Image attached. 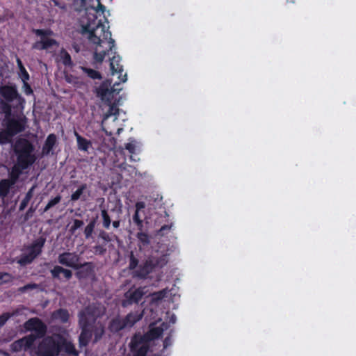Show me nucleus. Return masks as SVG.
I'll return each mask as SVG.
<instances>
[{"label": "nucleus", "instance_id": "nucleus-58", "mask_svg": "<svg viewBox=\"0 0 356 356\" xmlns=\"http://www.w3.org/2000/svg\"><path fill=\"white\" fill-rule=\"evenodd\" d=\"M34 211L35 210L32 207L29 208L26 212V216H31V214L34 212Z\"/></svg>", "mask_w": 356, "mask_h": 356}, {"label": "nucleus", "instance_id": "nucleus-52", "mask_svg": "<svg viewBox=\"0 0 356 356\" xmlns=\"http://www.w3.org/2000/svg\"><path fill=\"white\" fill-rule=\"evenodd\" d=\"M165 291L164 290H162V291H160L157 293H155V296H156V299H162L164 298L165 295Z\"/></svg>", "mask_w": 356, "mask_h": 356}, {"label": "nucleus", "instance_id": "nucleus-56", "mask_svg": "<svg viewBox=\"0 0 356 356\" xmlns=\"http://www.w3.org/2000/svg\"><path fill=\"white\" fill-rule=\"evenodd\" d=\"M158 327H162V329H163V332H164L165 330L168 329L169 325H168V324L167 323L163 322V323H162L160 325V326H158Z\"/></svg>", "mask_w": 356, "mask_h": 356}, {"label": "nucleus", "instance_id": "nucleus-21", "mask_svg": "<svg viewBox=\"0 0 356 356\" xmlns=\"http://www.w3.org/2000/svg\"><path fill=\"white\" fill-rule=\"evenodd\" d=\"M74 135L76 139L78 149L81 151L88 152V149L92 146V142L82 137L76 130L74 131Z\"/></svg>", "mask_w": 356, "mask_h": 356}, {"label": "nucleus", "instance_id": "nucleus-31", "mask_svg": "<svg viewBox=\"0 0 356 356\" xmlns=\"http://www.w3.org/2000/svg\"><path fill=\"white\" fill-rule=\"evenodd\" d=\"M17 64L19 67V70L20 71V77L23 82H25V81H29L30 79L29 74L26 71V68L24 67L22 60L20 58H17Z\"/></svg>", "mask_w": 356, "mask_h": 356}, {"label": "nucleus", "instance_id": "nucleus-25", "mask_svg": "<svg viewBox=\"0 0 356 356\" xmlns=\"http://www.w3.org/2000/svg\"><path fill=\"white\" fill-rule=\"evenodd\" d=\"M108 40H104L100 44H97V46L99 47H102V44L105 42H107L108 43V49H106V50H102V51H95L94 53V59L98 62V63H102L106 55L108 54L109 51L112 52L113 53V49L115 48V46L113 47H112L111 49H110V43L108 42Z\"/></svg>", "mask_w": 356, "mask_h": 356}, {"label": "nucleus", "instance_id": "nucleus-18", "mask_svg": "<svg viewBox=\"0 0 356 356\" xmlns=\"http://www.w3.org/2000/svg\"><path fill=\"white\" fill-rule=\"evenodd\" d=\"M51 277L54 279L56 280H60V275L62 274L63 277L67 280H69L72 277V270L64 268L63 267L60 266H55L51 270H50Z\"/></svg>", "mask_w": 356, "mask_h": 356}, {"label": "nucleus", "instance_id": "nucleus-32", "mask_svg": "<svg viewBox=\"0 0 356 356\" xmlns=\"http://www.w3.org/2000/svg\"><path fill=\"white\" fill-rule=\"evenodd\" d=\"M60 57L62 63L65 66L72 67L73 65V62L72 60L71 56L65 49H61Z\"/></svg>", "mask_w": 356, "mask_h": 356}, {"label": "nucleus", "instance_id": "nucleus-37", "mask_svg": "<svg viewBox=\"0 0 356 356\" xmlns=\"http://www.w3.org/2000/svg\"><path fill=\"white\" fill-rule=\"evenodd\" d=\"M14 280V277L5 272H0V285L11 282Z\"/></svg>", "mask_w": 356, "mask_h": 356}, {"label": "nucleus", "instance_id": "nucleus-60", "mask_svg": "<svg viewBox=\"0 0 356 356\" xmlns=\"http://www.w3.org/2000/svg\"><path fill=\"white\" fill-rule=\"evenodd\" d=\"M295 1H296V0H290V1H291V3H295Z\"/></svg>", "mask_w": 356, "mask_h": 356}, {"label": "nucleus", "instance_id": "nucleus-53", "mask_svg": "<svg viewBox=\"0 0 356 356\" xmlns=\"http://www.w3.org/2000/svg\"><path fill=\"white\" fill-rule=\"evenodd\" d=\"M145 204L143 202H138L136 204V211H138L139 212V211L143 208H145Z\"/></svg>", "mask_w": 356, "mask_h": 356}, {"label": "nucleus", "instance_id": "nucleus-5", "mask_svg": "<svg viewBox=\"0 0 356 356\" xmlns=\"http://www.w3.org/2000/svg\"><path fill=\"white\" fill-rule=\"evenodd\" d=\"M95 318L81 312L79 315V325L81 333L79 336V346L80 348L87 346L92 337V327Z\"/></svg>", "mask_w": 356, "mask_h": 356}, {"label": "nucleus", "instance_id": "nucleus-16", "mask_svg": "<svg viewBox=\"0 0 356 356\" xmlns=\"http://www.w3.org/2000/svg\"><path fill=\"white\" fill-rule=\"evenodd\" d=\"M46 238L40 236L33 241V243L27 247L28 252L32 254L34 257H38L42 252V248L45 244Z\"/></svg>", "mask_w": 356, "mask_h": 356}, {"label": "nucleus", "instance_id": "nucleus-19", "mask_svg": "<svg viewBox=\"0 0 356 356\" xmlns=\"http://www.w3.org/2000/svg\"><path fill=\"white\" fill-rule=\"evenodd\" d=\"M15 185L8 179H3L0 181V198L4 200L9 195L10 190Z\"/></svg>", "mask_w": 356, "mask_h": 356}, {"label": "nucleus", "instance_id": "nucleus-3", "mask_svg": "<svg viewBox=\"0 0 356 356\" xmlns=\"http://www.w3.org/2000/svg\"><path fill=\"white\" fill-rule=\"evenodd\" d=\"M33 146L26 139H19L16 141L14 152L17 156V161L19 165L28 168L35 161V157L32 154Z\"/></svg>", "mask_w": 356, "mask_h": 356}, {"label": "nucleus", "instance_id": "nucleus-27", "mask_svg": "<svg viewBox=\"0 0 356 356\" xmlns=\"http://www.w3.org/2000/svg\"><path fill=\"white\" fill-rule=\"evenodd\" d=\"M36 188V185L34 184L26 193L25 197L22 200L19 207V210L23 211L25 209V208L27 207L28 204L29 203L30 200L33 196L34 191Z\"/></svg>", "mask_w": 356, "mask_h": 356}, {"label": "nucleus", "instance_id": "nucleus-14", "mask_svg": "<svg viewBox=\"0 0 356 356\" xmlns=\"http://www.w3.org/2000/svg\"><path fill=\"white\" fill-rule=\"evenodd\" d=\"M157 261L152 259H147L143 265H140L135 271V276L140 279H145L151 273L157 266Z\"/></svg>", "mask_w": 356, "mask_h": 356}, {"label": "nucleus", "instance_id": "nucleus-22", "mask_svg": "<svg viewBox=\"0 0 356 356\" xmlns=\"http://www.w3.org/2000/svg\"><path fill=\"white\" fill-rule=\"evenodd\" d=\"M26 169L27 168H24L22 165H19L18 163H16L8 172V179L16 184L18 181L20 175L22 174L23 170Z\"/></svg>", "mask_w": 356, "mask_h": 356}, {"label": "nucleus", "instance_id": "nucleus-7", "mask_svg": "<svg viewBox=\"0 0 356 356\" xmlns=\"http://www.w3.org/2000/svg\"><path fill=\"white\" fill-rule=\"evenodd\" d=\"M0 95L1 99L14 102V108L24 109L26 101L24 98L19 93L17 88L15 84L3 85L0 86Z\"/></svg>", "mask_w": 356, "mask_h": 356}, {"label": "nucleus", "instance_id": "nucleus-20", "mask_svg": "<svg viewBox=\"0 0 356 356\" xmlns=\"http://www.w3.org/2000/svg\"><path fill=\"white\" fill-rule=\"evenodd\" d=\"M60 343L61 346V350H63L67 354L72 356H79V352L76 350L74 345L64 338H60Z\"/></svg>", "mask_w": 356, "mask_h": 356}, {"label": "nucleus", "instance_id": "nucleus-2", "mask_svg": "<svg viewBox=\"0 0 356 356\" xmlns=\"http://www.w3.org/2000/svg\"><path fill=\"white\" fill-rule=\"evenodd\" d=\"M80 260V256L74 252H65L58 257V262L60 264L78 270V277H86L93 272L95 266L92 262L86 261L82 264Z\"/></svg>", "mask_w": 356, "mask_h": 356}, {"label": "nucleus", "instance_id": "nucleus-6", "mask_svg": "<svg viewBox=\"0 0 356 356\" xmlns=\"http://www.w3.org/2000/svg\"><path fill=\"white\" fill-rule=\"evenodd\" d=\"M32 32L40 38V40L35 42L32 45V49L36 50H48L54 46L58 47V42L54 38H51L54 34L50 29H33Z\"/></svg>", "mask_w": 356, "mask_h": 356}, {"label": "nucleus", "instance_id": "nucleus-36", "mask_svg": "<svg viewBox=\"0 0 356 356\" xmlns=\"http://www.w3.org/2000/svg\"><path fill=\"white\" fill-rule=\"evenodd\" d=\"M87 188L86 184H82L78 189L74 192L70 197V199L72 201H76L78 200L81 195L83 193L84 191Z\"/></svg>", "mask_w": 356, "mask_h": 356}, {"label": "nucleus", "instance_id": "nucleus-47", "mask_svg": "<svg viewBox=\"0 0 356 356\" xmlns=\"http://www.w3.org/2000/svg\"><path fill=\"white\" fill-rule=\"evenodd\" d=\"M172 227V225H164L157 231V235L163 236L167 232L170 231Z\"/></svg>", "mask_w": 356, "mask_h": 356}, {"label": "nucleus", "instance_id": "nucleus-38", "mask_svg": "<svg viewBox=\"0 0 356 356\" xmlns=\"http://www.w3.org/2000/svg\"><path fill=\"white\" fill-rule=\"evenodd\" d=\"M61 200V196L60 195H56L54 198L51 199L45 207L43 209V213L47 212L51 207L58 204Z\"/></svg>", "mask_w": 356, "mask_h": 356}, {"label": "nucleus", "instance_id": "nucleus-54", "mask_svg": "<svg viewBox=\"0 0 356 356\" xmlns=\"http://www.w3.org/2000/svg\"><path fill=\"white\" fill-rule=\"evenodd\" d=\"M8 132L7 133H4V132H0V142L1 143H4L7 140V135H8Z\"/></svg>", "mask_w": 356, "mask_h": 356}, {"label": "nucleus", "instance_id": "nucleus-35", "mask_svg": "<svg viewBox=\"0 0 356 356\" xmlns=\"http://www.w3.org/2000/svg\"><path fill=\"white\" fill-rule=\"evenodd\" d=\"M96 225V220L92 219L84 229V235L86 238H89L92 236Z\"/></svg>", "mask_w": 356, "mask_h": 356}, {"label": "nucleus", "instance_id": "nucleus-17", "mask_svg": "<svg viewBox=\"0 0 356 356\" xmlns=\"http://www.w3.org/2000/svg\"><path fill=\"white\" fill-rule=\"evenodd\" d=\"M37 339L39 338L37 337V336H35L33 334H31L17 341L14 343L13 345L15 346V348L17 346L19 348L27 350L33 346Z\"/></svg>", "mask_w": 356, "mask_h": 356}, {"label": "nucleus", "instance_id": "nucleus-9", "mask_svg": "<svg viewBox=\"0 0 356 356\" xmlns=\"http://www.w3.org/2000/svg\"><path fill=\"white\" fill-rule=\"evenodd\" d=\"M119 86L120 83H115L113 86L111 87V82L109 81H105L95 88L96 95L102 100H109L113 97V94H119L121 88H115Z\"/></svg>", "mask_w": 356, "mask_h": 356}, {"label": "nucleus", "instance_id": "nucleus-41", "mask_svg": "<svg viewBox=\"0 0 356 356\" xmlns=\"http://www.w3.org/2000/svg\"><path fill=\"white\" fill-rule=\"evenodd\" d=\"M137 238L143 245H147L150 243L148 234L145 232H138L137 234Z\"/></svg>", "mask_w": 356, "mask_h": 356}, {"label": "nucleus", "instance_id": "nucleus-40", "mask_svg": "<svg viewBox=\"0 0 356 356\" xmlns=\"http://www.w3.org/2000/svg\"><path fill=\"white\" fill-rule=\"evenodd\" d=\"M138 265V259L134 256V252L131 251L129 255V269L134 270Z\"/></svg>", "mask_w": 356, "mask_h": 356}, {"label": "nucleus", "instance_id": "nucleus-10", "mask_svg": "<svg viewBox=\"0 0 356 356\" xmlns=\"http://www.w3.org/2000/svg\"><path fill=\"white\" fill-rule=\"evenodd\" d=\"M24 327L27 331L34 332L33 334L39 339L44 337L47 331L46 324L38 317L29 318L24 323Z\"/></svg>", "mask_w": 356, "mask_h": 356}, {"label": "nucleus", "instance_id": "nucleus-23", "mask_svg": "<svg viewBox=\"0 0 356 356\" xmlns=\"http://www.w3.org/2000/svg\"><path fill=\"white\" fill-rule=\"evenodd\" d=\"M57 142V138L56 136L54 134H50L42 147V154H49L51 151L53 149L54 147L55 146L56 143Z\"/></svg>", "mask_w": 356, "mask_h": 356}, {"label": "nucleus", "instance_id": "nucleus-28", "mask_svg": "<svg viewBox=\"0 0 356 356\" xmlns=\"http://www.w3.org/2000/svg\"><path fill=\"white\" fill-rule=\"evenodd\" d=\"M10 102L0 100V112L5 115L6 118H9L12 115V106Z\"/></svg>", "mask_w": 356, "mask_h": 356}, {"label": "nucleus", "instance_id": "nucleus-11", "mask_svg": "<svg viewBox=\"0 0 356 356\" xmlns=\"http://www.w3.org/2000/svg\"><path fill=\"white\" fill-rule=\"evenodd\" d=\"M130 348L133 356H146L149 350V346L147 344L143 343V338L136 337L132 338Z\"/></svg>", "mask_w": 356, "mask_h": 356}, {"label": "nucleus", "instance_id": "nucleus-44", "mask_svg": "<svg viewBox=\"0 0 356 356\" xmlns=\"http://www.w3.org/2000/svg\"><path fill=\"white\" fill-rule=\"evenodd\" d=\"M98 237L104 241L103 244L105 245L106 244V243L112 241V238L110 236V234L108 232H105L104 230H101L99 232Z\"/></svg>", "mask_w": 356, "mask_h": 356}, {"label": "nucleus", "instance_id": "nucleus-26", "mask_svg": "<svg viewBox=\"0 0 356 356\" xmlns=\"http://www.w3.org/2000/svg\"><path fill=\"white\" fill-rule=\"evenodd\" d=\"M105 332L104 326L102 323H98L95 325V323L93 324L92 327V335H94L93 342H98L103 337Z\"/></svg>", "mask_w": 356, "mask_h": 356}, {"label": "nucleus", "instance_id": "nucleus-13", "mask_svg": "<svg viewBox=\"0 0 356 356\" xmlns=\"http://www.w3.org/2000/svg\"><path fill=\"white\" fill-rule=\"evenodd\" d=\"M6 129L8 135L15 136L25 129V122L23 119L7 118Z\"/></svg>", "mask_w": 356, "mask_h": 356}, {"label": "nucleus", "instance_id": "nucleus-12", "mask_svg": "<svg viewBox=\"0 0 356 356\" xmlns=\"http://www.w3.org/2000/svg\"><path fill=\"white\" fill-rule=\"evenodd\" d=\"M145 295L144 288L139 287L134 291H128L124 293L125 299L123 300L122 305L123 307H127L134 303H138Z\"/></svg>", "mask_w": 356, "mask_h": 356}, {"label": "nucleus", "instance_id": "nucleus-43", "mask_svg": "<svg viewBox=\"0 0 356 356\" xmlns=\"http://www.w3.org/2000/svg\"><path fill=\"white\" fill-rule=\"evenodd\" d=\"M94 252L95 254L104 255L106 252L105 244H97L93 247Z\"/></svg>", "mask_w": 356, "mask_h": 356}, {"label": "nucleus", "instance_id": "nucleus-34", "mask_svg": "<svg viewBox=\"0 0 356 356\" xmlns=\"http://www.w3.org/2000/svg\"><path fill=\"white\" fill-rule=\"evenodd\" d=\"M101 216L102 218V225L105 229H109L111 223V217L106 209H103L101 210Z\"/></svg>", "mask_w": 356, "mask_h": 356}, {"label": "nucleus", "instance_id": "nucleus-24", "mask_svg": "<svg viewBox=\"0 0 356 356\" xmlns=\"http://www.w3.org/2000/svg\"><path fill=\"white\" fill-rule=\"evenodd\" d=\"M51 317L54 320H58L63 323H65L69 320L70 314L66 309L60 308L52 313Z\"/></svg>", "mask_w": 356, "mask_h": 356}, {"label": "nucleus", "instance_id": "nucleus-50", "mask_svg": "<svg viewBox=\"0 0 356 356\" xmlns=\"http://www.w3.org/2000/svg\"><path fill=\"white\" fill-rule=\"evenodd\" d=\"M118 113V108L115 106H114V105L110 106L108 111V115H116Z\"/></svg>", "mask_w": 356, "mask_h": 356}, {"label": "nucleus", "instance_id": "nucleus-4", "mask_svg": "<svg viewBox=\"0 0 356 356\" xmlns=\"http://www.w3.org/2000/svg\"><path fill=\"white\" fill-rule=\"evenodd\" d=\"M143 316V312H131L124 318L118 315L113 318L108 323V330L113 334H116L125 328H129L134 325Z\"/></svg>", "mask_w": 356, "mask_h": 356}, {"label": "nucleus", "instance_id": "nucleus-30", "mask_svg": "<svg viewBox=\"0 0 356 356\" xmlns=\"http://www.w3.org/2000/svg\"><path fill=\"white\" fill-rule=\"evenodd\" d=\"M35 259V257H34L30 253H29V252L24 253V254H21L19 259L17 261V263L19 265L24 266L31 264Z\"/></svg>", "mask_w": 356, "mask_h": 356}, {"label": "nucleus", "instance_id": "nucleus-51", "mask_svg": "<svg viewBox=\"0 0 356 356\" xmlns=\"http://www.w3.org/2000/svg\"><path fill=\"white\" fill-rule=\"evenodd\" d=\"M171 344H172L171 336L166 337L163 341V348H167L168 346H171Z\"/></svg>", "mask_w": 356, "mask_h": 356}, {"label": "nucleus", "instance_id": "nucleus-1", "mask_svg": "<svg viewBox=\"0 0 356 356\" xmlns=\"http://www.w3.org/2000/svg\"><path fill=\"white\" fill-rule=\"evenodd\" d=\"M97 6L96 8L94 6L88 8L87 7V3L85 8H83L81 7V3L76 5L78 6L76 8L78 11L86 10V16L85 19L86 22L83 26V33H88L89 40L95 44H100L104 40L108 39L110 49H111L114 47L115 42V40L111 37V32L108 29H105L104 24L102 22L101 19H97L96 15L99 12L103 14L106 10V6L101 3L100 0H97Z\"/></svg>", "mask_w": 356, "mask_h": 356}, {"label": "nucleus", "instance_id": "nucleus-33", "mask_svg": "<svg viewBox=\"0 0 356 356\" xmlns=\"http://www.w3.org/2000/svg\"><path fill=\"white\" fill-rule=\"evenodd\" d=\"M163 329H162V327H159L157 326V327H152L149 330L148 334H149L150 339L154 340V339L160 338L163 335Z\"/></svg>", "mask_w": 356, "mask_h": 356}, {"label": "nucleus", "instance_id": "nucleus-39", "mask_svg": "<svg viewBox=\"0 0 356 356\" xmlns=\"http://www.w3.org/2000/svg\"><path fill=\"white\" fill-rule=\"evenodd\" d=\"M136 141L134 138H129V142L124 145L125 149H127L131 154H135L136 147Z\"/></svg>", "mask_w": 356, "mask_h": 356}, {"label": "nucleus", "instance_id": "nucleus-29", "mask_svg": "<svg viewBox=\"0 0 356 356\" xmlns=\"http://www.w3.org/2000/svg\"><path fill=\"white\" fill-rule=\"evenodd\" d=\"M80 69L87 74V76L88 77H90V79H102V74H100V72H99L98 71L95 70H93V69H91V68H88L87 67H85V66H81L80 67Z\"/></svg>", "mask_w": 356, "mask_h": 356}, {"label": "nucleus", "instance_id": "nucleus-45", "mask_svg": "<svg viewBox=\"0 0 356 356\" xmlns=\"http://www.w3.org/2000/svg\"><path fill=\"white\" fill-rule=\"evenodd\" d=\"M133 221L138 226L139 229H142L143 227V220L140 218L139 212L138 211H135V213L133 216Z\"/></svg>", "mask_w": 356, "mask_h": 356}, {"label": "nucleus", "instance_id": "nucleus-48", "mask_svg": "<svg viewBox=\"0 0 356 356\" xmlns=\"http://www.w3.org/2000/svg\"><path fill=\"white\" fill-rule=\"evenodd\" d=\"M11 316L12 314L8 312L0 315V327H2Z\"/></svg>", "mask_w": 356, "mask_h": 356}, {"label": "nucleus", "instance_id": "nucleus-42", "mask_svg": "<svg viewBox=\"0 0 356 356\" xmlns=\"http://www.w3.org/2000/svg\"><path fill=\"white\" fill-rule=\"evenodd\" d=\"M38 287V285L37 284L31 283V284H27L22 287H19L17 289V291H18V292H19L21 293H24L26 291H28L29 290L36 289Z\"/></svg>", "mask_w": 356, "mask_h": 356}, {"label": "nucleus", "instance_id": "nucleus-57", "mask_svg": "<svg viewBox=\"0 0 356 356\" xmlns=\"http://www.w3.org/2000/svg\"><path fill=\"white\" fill-rule=\"evenodd\" d=\"M112 225L114 228L118 229L120 225V220H114V221H113Z\"/></svg>", "mask_w": 356, "mask_h": 356}, {"label": "nucleus", "instance_id": "nucleus-15", "mask_svg": "<svg viewBox=\"0 0 356 356\" xmlns=\"http://www.w3.org/2000/svg\"><path fill=\"white\" fill-rule=\"evenodd\" d=\"M114 55L112 58H110V67L111 70L112 74H118L119 78L121 79L122 82H125L127 81V74H125L122 78V73L123 72L122 65L120 64V57L119 55H115L116 52L114 51Z\"/></svg>", "mask_w": 356, "mask_h": 356}, {"label": "nucleus", "instance_id": "nucleus-8", "mask_svg": "<svg viewBox=\"0 0 356 356\" xmlns=\"http://www.w3.org/2000/svg\"><path fill=\"white\" fill-rule=\"evenodd\" d=\"M61 351L59 341L53 337H47L42 340L38 347V356H58Z\"/></svg>", "mask_w": 356, "mask_h": 356}, {"label": "nucleus", "instance_id": "nucleus-46", "mask_svg": "<svg viewBox=\"0 0 356 356\" xmlns=\"http://www.w3.org/2000/svg\"><path fill=\"white\" fill-rule=\"evenodd\" d=\"M83 225V221L79 219H75L73 222V225H72L70 228V232L72 233H74V232L82 227Z\"/></svg>", "mask_w": 356, "mask_h": 356}, {"label": "nucleus", "instance_id": "nucleus-49", "mask_svg": "<svg viewBox=\"0 0 356 356\" xmlns=\"http://www.w3.org/2000/svg\"><path fill=\"white\" fill-rule=\"evenodd\" d=\"M24 92L26 95H30L33 94V89L31 88V86L27 83V81H25V82H24Z\"/></svg>", "mask_w": 356, "mask_h": 356}, {"label": "nucleus", "instance_id": "nucleus-59", "mask_svg": "<svg viewBox=\"0 0 356 356\" xmlns=\"http://www.w3.org/2000/svg\"><path fill=\"white\" fill-rule=\"evenodd\" d=\"M175 319H176V317L173 315L171 318H170V321L172 323H175Z\"/></svg>", "mask_w": 356, "mask_h": 356}, {"label": "nucleus", "instance_id": "nucleus-55", "mask_svg": "<svg viewBox=\"0 0 356 356\" xmlns=\"http://www.w3.org/2000/svg\"><path fill=\"white\" fill-rule=\"evenodd\" d=\"M79 3H81V8H85L86 4V0H74V5H78Z\"/></svg>", "mask_w": 356, "mask_h": 356}]
</instances>
